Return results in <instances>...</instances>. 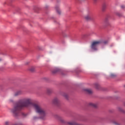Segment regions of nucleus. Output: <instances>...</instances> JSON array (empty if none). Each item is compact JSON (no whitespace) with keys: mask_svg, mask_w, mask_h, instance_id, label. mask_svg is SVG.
I'll list each match as a JSON object with an SVG mask.
<instances>
[{"mask_svg":"<svg viewBox=\"0 0 125 125\" xmlns=\"http://www.w3.org/2000/svg\"><path fill=\"white\" fill-rule=\"evenodd\" d=\"M33 102H32V99L30 98H24L19 100L18 103L16 104L15 105L10 108V113L12 114V116L14 118H18L20 116L21 114V110L24 108V107H29L30 105H32Z\"/></svg>","mask_w":125,"mask_h":125,"instance_id":"nucleus-1","label":"nucleus"},{"mask_svg":"<svg viewBox=\"0 0 125 125\" xmlns=\"http://www.w3.org/2000/svg\"><path fill=\"white\" fill-rule=\"evenodd\" d=\"M33 107L35 110V112L40 114V119L44 120L45 116H46V114H47L46 110L37 104H33Z\"/></svg>","mask_w":125,"mask_h":125,"instance_id":"nucleus-2","label":"nucleus"},{"mask_svg":"<svg viewBox=\"0 0 125 125\" xmlns=\"http://www.w3.org/2000/svg\"><path fill=\"white\" fill-rule=\"evenodd\" d=\"M101 43H102V41L101 40L94 41L92 42L91 48L93 50H97V46H98L99 44H101Z\"/></svg>","mask_w":125,"mask_h":125,"instance_id":"nucleus-3","label":"nucleus"},{"mask_svg":"<svg viewBox=\"0 0 125 125\" xmlns=\"http://www.w3.org/2000/svg\"><path fill=\"white\" fill-rule=\"evenodd\" d=\"M84 18L86 21H90L91 20H93V14L91 13H89L88 14L84 16Z\"/></svg>","mask_w":125,"mask_h":125,"instance_id":"nucleus-4","label":"nucleus"},{"mask_svg":"<svg viewBox=\"0 0 125 125\" xmlns=\"http://www.w3.org/2000/svg\"><path fill=\"white\" fill-rule=\"evenodd\" d=\"M52 104H54V105L57 106L59 104H60V101L58 98L55 97L52 100Z\"/></svg>","mask_w":125,"mask_h":125,"instance_id":"nucleus-5","label":"nucleus"},{"mask_svg":"<svg viewBox=\"0 0 125 125\" xmlns=\"http://www.w3.org/2000/svg\"><path fill=\"white\" fill-rule=\"evenodd\" d=\"M55 9L56 11H57V13H58V14H61V11L60 10V8H59V6L58 5L56 6Z\"/></svg>","mask_w":125,"mask_h":125,"instance_id":"nucleus-6","label":"nucleus"},{"mask_svg":"<svg viewBox=\"0 0 125 125\" xmlns=\"http://www.w3.org/2000/svg\"><path fill=\"white\" fill-rule=\"evenodd\" d=\"M21 94H22V91L19 90V91L16 92L14 93V96H15V97L19 96V95H21Z\"/></svg>","mask_w":125,"mask_h":125,"instance_id":"nucleus-7","label":"nucleus"},{"mask_svg":"<svg viewBox=\"0 0 125 125\" xmlns=\"http://www.w3.org/2000/svg\"><path fill=\"white\" fill-rule=\"evenodd\" d=\"M84 90L85 92L88 93V94H91L92 93V91L90 89H85Z\"/></svg>","mask_w":125,"mask_h":125,"instance_id":"nucleus-8","label":"nucleus"},{"mask_svg":"<svg viewBox=\"0 0 125 125\" xmlns=\"http://www.w3.org/2000/svg\"><path fill=\"white\" fill-rule=\"evenodd\" d=\"M89 106L91 107H93V108H96L97 107V104H93L92 103H90L89 104Z\"/></svg>","mask_w":125,"mask_h":125,"instance_id":"nucleus-9","label":"nucleus"},{"mask_svg":"<svg viewBox=\"0 0 125 125\" xmlns=\"http://www.w3.org/2000/svg\"><path fill=\"white\" fill-rule=\"evenodd\" d=\"M46 93L47 94H51V93H52V90L50 88L47 89Z\"/></svg>","mask_w":125,"mask_h":125,"instance_id":"nucleus-10","label":"nucleus"},{"mask_svg":"<svg viewBox=\"0 0 125 125\" xmlns=\"http://www.w3.org/2000/svg\"><path fill=\"white\" fill-rule=\"evenodd\" d=\"M118 111H119V112H121V113H123L124 114L125 113V110L123 109L121 107H118Z\"/></svg>","mask_w":125,"mask_h":125,"instance_id":"nucleus-11","label":"nucleus"},{"mask_svg":"<svg viewBox=\"0 0 125 125\" xmlns=\"http://www.w3.org/2000/svg\"><path fill=\"white\" fill-rule=\"evenodd\" d=\"M105 9H106V5L105 4H104L103 5V8H102L103 11H104Z\"/></svg>","mask_w":125,"mask_h":125,"instance_id":"nucleus-12","label":"nucleus"},{"mask_svg":"<svg viewBox=\"0 0 125 125\" xmlns=\"http://www.w3.org/2000/svg\"><path fill=\"white\" fill-rule=\"evenodd\" d=\"M57 72H58V70H57V69H56L52 71V73L53 74H56V73H57Z\"/></svg>","mask_w":125,"mask_h":125,"instance_id":"nucleus-13","label":"nucleus"},{"mask_svg":"<svg viewBox=\"0 0 125 125\" xmlns=\"http://www.w3.org/2000/svg\"><path fill=\"white\" fill-rule=\"evenodd\" d=\"M63 96L65 97V98H66V99H68V95L67 94L64 93L63 94Z\"/></svg>","mask_w":125,"mask_h":125,"instance_id":"nucleus-14","label":"nucleus"},{"mask_svg":"<svg viewBox=\"0 0 125 125\" xmlns=\"http://www.w3.org/2000/svg\"><path fill=\"white\" fill-rule=\"evenodd\" d=\"M29 70L31 71V72H34V71H35V67H31Z\"/></svg>","mask_w":125,"mask_h":125,"instance_id":"nucleus-15","label":"nucleus"},{"mask_svg":"<svg viewBox=\"0 0 125 125\" xmlns=\"http://www.w3.org/2000/svg\"><path fill=\"white\" fill-rule=\"evenodd\" d=\"M110 77L111 78H115V77H116V74H114V73H111L110 74Z\"/></svg>","mask_w":125,"mask_h":125,"instance_id":"nucleus-16","label":"nucleus"},{"mask_svg":"<svg viewBox=\"0 0 125 125\" xmlns=\"http://www.w3.org/2000/svg\"><path fill=\"white\" fill-rule=\"evenodd\" d=\"M95 86L96 87V88H99V84H98V83H96L95 84Z\"/></svg>","mask_w":125,"mask_h":125,"instance_id":"nucleus-17","label":"nucleus"},{"mask_svg":"<svg viewBox=\"0 0 125 125\" xmlns=\"http://www.w3.org/2000/svg\"><path fill=\"white\" fill-rule=\"evenodd\" d=\"M104 23L105 24H108V19H105V20H104Z\"/></svg>","mask_w":125,"mask_h":125,"instance_id":"nucleus-18","label":"nucleus"},{"mask_svg":"<svg viewBox=\"0 0 125 125\" xmlns=\"http://www.w3.org/2000/svg\"><path fill=\"white\" fill-rule=\"evenodd\" d=\"M5 125H9V122L7 121L5 122Z\"/></svg>","mask_w":125,"mask_h":125,"instance_id":"nucleus-19","label":"nucleus"},{"mask_svg":"<svg viewBox=\"0 0 125 125\" xmlns=\"http://www.w3.org/2000/svg\"><path fill=\"white\" fill-rule=\"evenodd\" d=\"M107 42H107V41H104L103 42H102V43H104V44H106V43H107Z\"/></svg>","mask_w":125,"mask_h":125,"instance_id":"nucleus-20","label":"nucleus"},{"mask_svg":"<svg viewBox=\"0 0 125 125\" xmlns=\"http://www.w3.org/2000/svg\"><path fill=\"white\" fill-rule=\"evenodd\" d=\"M94 3H96L97 1H98V0H93Z\"/></svg>","mask_w":125,"mask_h":125,"instance_id":"nucleus-21","label":"nucleus"},{"mask_svg":"<svg viewBox=\"0 0 125 125\" xmlns=\"http://www.w3.org/2000/svg\"><path fill=\"white\" fill-rule=\"evenodd\" d=\"M37 119H38V117H36V116H34L33 117V120L35 121V120H37Z\"/></svg>","mask_w":125,"mask_h":125,"instance_id":"nucleus-22","label":"nucleus"},{"mask_svg":"<svg viewBox=\"0 0 125 125\" xmlns=\"http://www.w3.org/2000/svg\"><path fill=\"white\" fill-rule=\"evenodd\" d=\"M9 102H13V100L10 99V100H9Z\"/></svg>","mask_w":125,"mask_h":125,"instance_id":"nucleus-23","label":"nucleus"},{"mask_svg":"<svg viewBox=\"0 0 125 125\" xmlns=\"http://www.w3.org/2000/svg\"><path fill=\"white\" fill-rule=\"evenodd\" d=\"M124 7H125V6H124V5L121 6V8H124Z\"/></svg>","mask_w":125,"mask_h":125,"instance_id":"nucleus-24","label":"nucleus"},{"mask_svg":"<svg viewBox=\"0 0 125 125\" xmlns=\"http://www.w3.org/2000/svg\"><path fill=\"white\" fill-rule=\"evenodd\" d=\"M114 124H115V125H118V123H117V122H114Z\"/></svg>","mask_w":125,"mask_h":125,"instance_id":"nucleus-25","label":"nucleus"},{"mask_svg":"<svg viewBox=\"0 0 125 125\" xmlns=\"http://www.w3.org/2000/svg\"><path fill=\"white\" fill-rule=\"evenodd\" d=\"M2 60L1 59H0V62L2 61Z\"/></svg>","mask_w":125,"mask_h":125,"instance_id":"nucleus-26","label":"nucleus"},{"mask_svg":"<svg viewBox=\"0 0 125 125\" xmlns=\"http://www.w3.org/2000/svg\"><path fill=\"white\" fill-rule=\"evenodd\" d=\"M14 125H18V124H14Z\"/></svg>","mask_w":125,"mask_h":125,"instance_id":"nucleus-27","label":"nucleus"},{"mask_svg":"<svg viewBox=\"0 0 125 125\" xmlns=\"http://www.w3.org/2000/svg\"><path fill=\"white\" fill-rule=\"evenodd\" d=\"M47 7H48V6H46V8H47Z\"/></svg>","mask_w":125,"mask_h":125,"instance_id":"nucleus-28","label":"nucleus"},{"mask_svg":"<svg viewBox=\"0 0 125 125\" xmlns=\"http://www.w3.org/2000/svg\"><path fill=\"white\" fill-rule=\"evenodd\" d=\"M124 87H125V84L124 85Z\"/></svg>","mask_w":125,"mask_h":125,"instance_id":"nucleus-29","label":"nucleus"}]
</instances>
